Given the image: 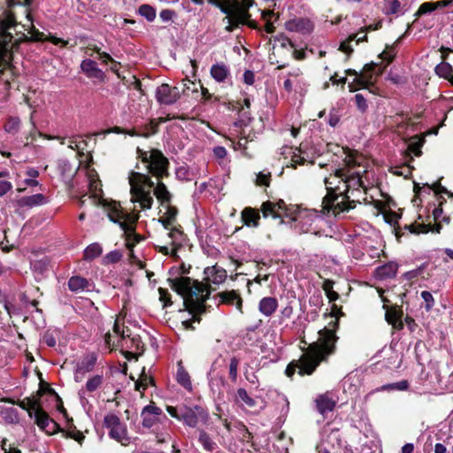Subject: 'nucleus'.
Here are the masks:
<instances>
[{"mask_svg":"<svg viewBox=\"0 0 453 453\" xmlns=\"http://www.w3.org/2000/svg\"><path fill=\"white\" fill-rule=\"evenodd\" d=\"M344 167L335 169L334 173L324 179L327 190L323 199V208L334 216L348 212L357 203L365 200V188L362 180L366 173L365 158L357 151L344 150Z\"/></svg>","mask_w":453,"mask_h":453,"instance_id":"f257e3e1","label":"nucleus"},{"mask_svg":"<svg viewBox=\"0 0 453 453\" xmlns=\"http://www.w3.org/2000/svg\"><path fill=\"white\" fill-rule=\"evenodd\" d=\"M336 335L331 329L324 328L319 332L318 342L311 344L306 352L302 355L297 363L287 366L286 374L291 377L299 369L301 375H311L326 357L334 353Z\"/></svg>","mask_w":453,"mask_h":453,"instance_id":"f03ea898","label":"nucleus"},{"mask_svg":"<svg viewBox=\"0 0 453 453\" xmlns=\"http://www.w3.org/2000/svg\"><path fill=\"white\" fill-rule=\"evenodd\" d=\"M261 211L265 218L269 216L280 219L284 217L291 218V220L294 222L293 228L299 233L311 231V226L314 220L318 219L316 211L295 209L292 211V209L288 208L283 200H279L276 203L272 201L265 202L261 206Z\"/></svg>","mask_w":453,"mask_h":453,"instance_id":"7ed1b4c3","label":"nucleus"},{"mask_svg":"<svg viewBox=\"0 0 453 453\" xmlns=\"http://www.w3.org/2000/svg\"><path fill=\"white\" fill-rule=\"evenodd\" d=\"M171 288L183 297L187 309L194 312H203L204 303L209 298L210 288L207 284L192 280L188 277H180L170 280Z\"/></svg>","mask_w":453,"mask_h":453,"instance_id":"20e7f679","label":"nucleus"},{"mask_svg":"<svg viewBox=\"0 0 453 453\" xmlns=\"http://www.w3.org/2000/svg\"><path fill=\"white\" fill-rule=\"evenodd\" d=\"M197 4H202L203 0H192ZM211 4L218 6L220 11L226 14L225 19L227 21L226 29L233 31L241 24H248L254 27L252 22H248L250 15L249 9L253 4V0H208Z\"/></svg>","mask_w":453,"mask_h":453,"instance_id":"39448f33","label":"nucleus"},{"mask_svg":"<svg viewBox=\"0 0 453 453\" xmlns=\"http://www.w3.org/2000/svg\"><path fill=\"white\" fill-rule=\"evenodd\" d=\"M104 206L106 207L109 219L118 223L124 231L126 246L130 250V256L133 257L134 246L142 241V237L134 233V224L138 216L124 211L120 204L116 202L104 204Z\"/></svg>","mask_w":453,"mask_h":453,"instance_id":"423d86ee","label":"nucleus"},{"mask_svg":"<svg viewBox=\"0 0 453 453\" xmlns=\"http://www.w3.org/2000/svg\"><path fill=\"white\" fill-rule=\"evenodd\" d=\"M128 183L130 186L131 202L138 203L141 209H150L153 203L151 195L154 182L148 174L135 171H130L128 174Z\"/></svg>","mask_w":453,"mask_h":453,"instance_id":"0eeeda50","label":"nucleus"},{"mask_svg":"<svg viewBox=\"0 0 453 453\" xmlns=\"http://www.w3.org/2000/svg\"><path fill=\"white\" fill-rule=\"evenodd\" d=\"M129 330H125L121 327L119 320L116 319L113 325V335L107 333L104 337L106 345L110 347H120L122 350H125L130 356L141 354L143 350V343L141 337L137 334L132 335Z\"/></svg>","mask_w":453,"mask_h":453,"instance_id":"6e6552de","label":"nucleus"},{"mask_svg":"<svg viewBox=\"0 0 453 453\" xmlns=\"http://www.w3.org/2000/svg\"><path fill=\"white\" fill-rule=\"evenodd\" d=\"M17 26L12 13H5L0 19V74L10 65L9 44L12 42L13 36L11 32Z\"/></svg>","mask_w":453,"mask_h":453,"instance_id":"1a4fd4ad","label":"nucleus"},{"mask_svg":"<svg viewBox=\"0 0 453 453\" xmlns=\"http://www.w3.org/2000/svg\"><path fill=\"white\" fill-rule=\"evenodd\" d=\"M138 157L141 158L142 163H145L149 173L157 179H162L164 176L168 175L169 161L164 154L158 150H151L145 151L137 149Z\"/></svg>","mask_w":453,"mask_h":453,"instance_id":"9d476101","label":"nucleus"},{"mask_svg":"<svg viewBox=\"0 0 453 453\" xmlns=\"http://www.w3.org/2000/svg\"><path fill=\"white\" fill-rule=\"evenodd\" d=\"M104 426L109 430V436L127 446L130 443V437L127 434V426L120 421V418L113 414L109 413L104 419Z\"/></svg>","mask_w":453,"mask_h":453,"instance_id":"9b49d317","label":"nucleus"},{"mask_svg":"<svg viewBox=\"0 0 453 453\" xmlns=\"http://www.w3.org/2000/svg\"><path fill=\"white\" fill-rule=\"evenodd\" d=\"M385 66H380L378 64L372 62L366 64L357 78L354 81L360 87H367L374 83L376 79L382 73Z\"/></svg>","mask_w":453,"mask_h":453,"instance_id":"f8f14e48","label":"nucleus"},{"mask_svg":"<svg viewBox=\"0 0 453 453\" xmlns=\"http://www.w3.org/2000/svg\"><path fill=\"white\" fill-rule=\"evenodd\" d=\"M200 419L204 422L208 419V413L203 408L195 405L194 407L185 406L180 410V420L187 426L195 427Z\"/></svg>","mask_w":453,"mask_h":453,"instance_id":"ddd939ff","label":"nucleus"},{"mask_svg":"<svg viewBox=\"0 0 453 453\" xmlns=\"http://www.w3.org/2000/svg\"><path fill=\"white\" fill-rule=\"evenodd\" d=\"M87 182L88 191L84 196H88V199H90L95 205L102 203L103 199L101 197V184L98 180L97 173L95 170H88Z\"/></svg>","mask_w":453,"mask_h":453,"instance_id":"4468645a","label":"nucleus"},{"mask_svg":"<svg viewBox=\"0 0 453 453\" xmlns=\"http://www.w3.org/2000/svg\"><path fill=\"white\" fill-rule=\"evenodd\" d=\"M307 84L299 68H294L288 73L284 81V88L288 92L295 91L302 93L306 89Z\"/></svg>","mask_w":453,"mask_h":453,"instance_id":"2eb2a0df","label":"nucleus"},{"mask_svg":"<svg viewBox=\"0 0 453 453\" xmlns=\"http://www.w3.org/2000/svg\"><path fill=\"white\" fill-rule=\"evenodd\" d=\"M180 97L179 87H171L168 84L160 85L156 91L157 100L163 104H173Z\"/></svg>","mask_w":453,"mask_h":453,"instance_id":"dca6fc26","label":"nucleus"},{"mask_svg":"<svg viewBox=\"0 0 453 453\" xmlns=\"http://www.w3.org/2000/svg\"><path fill=\"white\" fill-rule=\"evenodd\" d=\"M282 154L290 156V166L296 168L298 165H304L306 162L311 161V156L305 150V145L301 144L298 148H285ZM289 166V165H287Z\"/></svg>","mask_w":453,"mask_h":453,"instance_id":"f3484780","label":"nucleus"},{"mask_svg":"<svg viewBox=\"0 0 453 453\" xmlns=\"http://www.w3.org/2000/svg\"><path fill=\"white\" fill-rule=\"evenodd\" d=\"M33 418L38 427L47 434H54L59 428L58 425L42 409L36 411Z\"/></svg>","mask_w":453,"mask_h":453,"instance_id":"a211bd4d","label":"nucleus"},{"mask_svg":"<svg viewBox=\"0 0 453 453\" xmlns=\"http://www.w3.org/2000/svg\"><path fill=\"white\" fill-rule=\"evenodd\" d=\"M203 280L208 286L210 284L220 285L227 277L226 271L217 265L206 267L203 271Z\"/></svg>","mask_w":453,"mask_h":453,"instance_id":"6ab92c4d","label":"nucleus"},{"mask_svg":"<svg viewBox=\"0 0 453 453\" xmlns=\"http://www.w3.org/2000/svg\"><path fill=\"white\" fill-rule=\"evenodd\" d=\"M81 70L85 75L89 79H96L99 81H103L104 80V73L98 68L96 61L86 58L81 63Z\"/></svg>","mask_w":453,"mask_h":453,"instance_id":"aec40b11","label":"nucleus"},{"mask_svg":"<svg viewBox=\"0 0 453 453\" xmlns=\"http://www.w3.org/2000/svg\"><path fill=\"white\" fill-rule=\"evenodd\" d=\"M162 414L160 408L150 404L145 406L142 411V426L147 428L152 427L158 420V417Z\"/></svg>","mask_w":453,"mask_h":453,"instance_id":"412c9836","label":"nucleus"},{"mask_svg":"<svg viewBox=\"0 0 453 453\" xmlns=\"http://www.w3.org/2000/svg\"><path fill=\"white\" fill-rule=\"evenodd\" d=\"M96 362V357L91 354L88 355L80 363H78L74 372L75 381H81L85 373L92 371L95 367Z\"/></svg>","mask_w":453,"mask_h":453,"instance_id":"4be33fe9","label":"nucleus"},{"mask_svg":"<svg viewBox=\"0 0 453 453\" xmlns=\"http://www.w3.org/2000/svg\"><path fill=\"white\" fill-rule=\"evenodd\" d=\"M217 296L220 303L235 305L236 309L242 313V299L236 290L222 291Z\"/></svg>","mask_w":453,"mask_h":453,"instance_id":"5701e85b","label":"nucleus"},{"mask_svg":"<svg viewBox=\"0 0 453 453\" xmlns=\"http://www.w3.org/2000/svg\"><path fill=\"white\" fill-rule=\"evenodd\" d=\"M28 34L30 35L29 40L31 41H50L55 45L61 44L63 47H65L68 44V41H65L55 35H50L49 36H46L43 33L37 30L34 26H32L28 30Z\"/></svg>","mask_w":453,"mask_h":453,"instance_id":"b1692460","label":"nucleus"},{"mask_svg":"<svg viewBox=\"0 0 453 453\" xmlns=\"http://www.w3.org/2000/svg\"><path fill=\"white\" fill-rule=\"evenodd\" d=\"M316 406L318 411L324 415L332 411L335 407V401L330 396L329 393L319 395L316 398Z\"/></svg>","mask_w":453,"mask_h":453,"instance_id":"393cba45","label":"nucleus"},{"mask_svg":"<svg viewBox=\"0 0 453 453\" xmlns=\"http://www.w3.org/2000/svg\"><path fill=\"white\" fill-rule=\"evenodd\" d=\"M210 73L217 82L222 83L230 80L229 68L223 63L212 65Z\"/></svg>","mask_w":453,"mask_h":453,"instance_id":"a878e982","label":"nucleus"},{"mask_svg":"<svg viewBox=\"0 0 453 453\" xmlns=\"http://www.w3.org/2000/svg\"><path fill=\"white\" fill-rule=\"evenodd\" d=\"M278 308V301L275 297H263L258 303V311L265 317H271Z\"/></svg>","mask_w":453,"mask_h":453,"instance_id":"bb28decb","label":"nucleus"},{"mask_svg":"<svg viewBox=\"0 0 453 453\" xmlns=\"http://www.w3.org/2000/svg\"><path fill=\"white\" fill-rule=\"evenodd\" d=\"M285 27L287 30L290 32H301L306 33L310 32L312 28V26L310 20L305 19H295L286 22Z\"/></svg>","mask_w":453,"mask_h":453,"instance_id":"cd10ccee","label":"nucleus"},{"mask_svg":"<svg viewBox=\"0 0 453 453\" xmlns=\"http://www.w3.org/2000/svg\"><path fill=\"white\" fill-rule=\"evenodd\" d=\"M260 215L257 211L251 207H246L242 211V221L247 226L257 227Z\"/></svg>","mask_w":453,"mask_h":453,"instance_id":"c85d7f7f","label":"nucleus"},{"mask_svg":"<svg viewBox=\"0 0 453 453\" xmlns=\"http://www.w3.org/2000/svg\"><path fill=\"white\" fill-rule=\"evenodd\" d=\"M398 265L396 263L389 262L376 268V277L380 280L391 279L395 276Z\"/></svg>","mask_w":453,"mask_h":453,"instance_id":"c756f323","label":"nucleus"},{"mask_svg":"<svg viewBox=\"0 0 453 453\" xmlns=\"http://www.w3.org/2000/svg\"><path fill=\"white\" fill-rule=\"evenodd\" d=\"M46 203L47 200L42 194H35L29 196H24L18 201L19 206L28 208L42 205Z\"/></svg>","mask_w":453,"mask_h":453,"instance_id":"7c9ffc66","label":"nucleus"},{"mask_svg":"<svg viewBox=\"0 0 453 453\" xmlns=\"http://www.w3.org/2000/svg\"><path fill=\"white\" fill-rule=\"evenodd\" d=\"M68 288L72 292L81 293L88 288V281L81 276H73L68 280Z\"/></svg>","mask_w":453,"mask_h":453,"instance_id":"2f4dec72","label":"nucleus"},{"mask_svg":"<svg viewBox=\"0 0 453 453\" xmlns=\"http://www.w3.org/2000/svg\"><path fill=\"white\" fill-rule=\"evenodd\" d=\"M18 405L23 410L27 411L28 416L33 418L35 416V412L38 410H41L42 407L37 399L26 397L23 400L18 403Z\"/></svg>","mask_w":453,"mask_h":453,"instance_id":"473e14b6","label":"nucleus"},{"mask_svg":"<svg viewBox=\"0 0 453 453\" xmlns=\"http://www.w3.org/2000/svg\"><path fill=\"white\" fill-rule=\"evenodd\" d=\"M103 384V376L95 375L88 380L85 385V388H81L79 391L81 398H84L86 392H94L98 389Z\"/></svg>","mask_w":453,"mask_h":453,"instance_id":"72a5a7b5","label":"nucleus"},{"mask_svg":"<svg viewBox=\"0 0 453 453\" xmlns=\"http://www.w3.org/2000/svg\"><path fill=\"white\" fill-rule=\"evenodd\" d=\"M425 143L424 135L412 136L408 143V150L410 153L414 154L416 157H419L422 154L421 148Z\"/></svg>","mask_w":453,"mask_h":453,"instance_id":"f704fd0d","label":"nucleus"},{"mask_svg":"<svg viewBox=\"0 0 453 453\" xmlns=\"http://www.w3.org/2000/svg\"><path fill=\"white\" fill-rule=\"evenodd\" d=\"M176 380L185 389L192 390V382L188 372L184 369L183 366L179 363V367L176 373Z\"/></svg>","mask_w":453,"mask_h":453,"instance_id":"c9c22d12","label":"nucleus"},{"mask_svg":"<svg viewBox=\"0 0 453 453\" xmlns=\"http://www.w3.org/2000/svg\"><path fill=\"white\" fill-rule=\"evenodd\" d=\"M21 126V120L19 117L11 116L7 118L5 124L4 125V130L12 134H16Z\"/></svg>","mask_w":453,"mask_h":453,"instance_id":"e433bc0d","label":"nucleus"},{"mask_svg":"<svg viewBox=\"0 0 453 453\" xmlns=\"http://www.w3.org/2000/svg\"><path fill=\"white\" fill-rule=\"evenodd\" d=\"M103 252V249L101 245L97 242L92 243L88 245L84 250V259L86 260H93L99 256H101Z\"/></svg>","mask_w":453,"mask_h":453,"instance_id":"4c0bfd02","label":"nucleus"},{"mask_svg":"<svg viewBox=\"0 0 453 453\" xmlns=\"http://www.w3.org/2000/svg\"><path fill=\"white\" fill-rule=\"evenodd\" d=\"M154 195L162 203L169 202L171 198V195L167 190L166 186L161 181H158L156 188H154Z\"/></svg>","mask_w":453,"mask_h":453,"instance_id":"58836bf2","label":"nucleus"},{"mask_svg":"<svg viewBox=\"0 0 453 453\" xmlns=\"http://www.w3.org/2000/svg\"><path fill=\"white\" fill-rule=\"evenodd\" d=\"M385 14H403L402 5L398 0H388L384 6Z\"/></svg>","mask_w":453,"mask_h":453,"instance_id":"ea45409f","label":"nucleus"},{"mask_svg":"<svg viewBox=\"0 0 453 453\" xmlns=\"http://www.w3.org/2000/svg\"><path fill=\"white\" fill-rule=\"evenodd\" d=\"M435 73L443 78H449L451 76L450 81L453 84V74H452V66L446 62H441L435 67Z\"/></svg>","mask_w":453,"mask_h":453,"instance_id":"a19ab883","label":"nucleus"},{"mask_svg":"<svg viewBox=\"0 0 453 453\" xmlns=\"http://www.w3.org/2000/svg\"><path fill=\"white\" fill-rule=\"evenodd\" d=\"M152 381H153V379L150 375H148L145 372V370L143 369L138 381L135 383V388H136V390L140 391L141 394H142L143 391L147 388V387L150 383H152Z\"/></svg>","mask_w":453,"mask_h":453,"instance_id":"79ce46f5","label":"nucleus"},{"mask_svg":"<svg viewBox=\"0 0 453 453\" xmlns=\"http://www.w3.org/2000/svg\"><path fill=\"white\" fill-rule=\"evenodd\" d=\"M138 13L151 22L156 18V10L150 4H142L138 9Z\"/></svg>","mask_w":453,"mask_h":453,"instance_id":"37998d69","label":"nucleus"},{"mask_svg":"<svg viewBox=\"0 0 453 453\" xmlns=\"http://www.w3.org/2000/svg\"><path fill=\"white\" fill-rule=\"evenodd\" d=\"M123 257V254L119 250H111V252L107 253L104 258L103 262L104 265H110L119 262Z\"/></svg>","mask_w":453,"mask_h":453,"instance_id":"c03bdc74","label":"nucleus"},{"mask_svg":"<svg viewBox=\"0 0 453 453\" xmlns=\"http://www.w3.org/2000/svg\"><path fill=\"white\" fill-rule=\"evenodd\" d=\"M3 415L4 419L11 424H16L19 420L18 411L12 407L3 411Z\"/></svg>","mask_w":453,"mask_h":453,"instance_id":"a18cd8bd","label":"nucleus"},{"mask_svg":"<svg viewBox=\"0 0 453 453\" xmlns=\"http://www.w3.org/2000/svg\"><path fill=\"white\" fill-rule=\"evenodd\" d=\"M237 397L248 407H254L256 404L255 400L248 395V392L244 388H239L237 390Z\"/></svg>","mask_w":453,"mask_h":453,"instance_id":"49530a36","label":"nucleus"},{"mask_svg":"<svg viewBox=\"0 0 453 453\" xmlns=\"http://www.w3.org/2000/svg\"><path fill=\"white\" fill-rule=\"evenodd\" d=\"M409 388V382L407 380H401L395 383L387 384L380 388L381 390L395 389L399 391L406 390Z\"/></svg>","mask_w":453,"mask_h":453,"instance_id":"de8ad7c7","label":"nucleus"},{"mask_svg":"<svg viewBox=\"0 0 453 453\" xmlns=\"http://www.w3.org/2000/svg\"><path fill=\"white\" fill-rule=\"evenodd\" d=\"M199 442L203 446V448L209 451H211L214 448V443L209 437V435L204 432L201 431L199 434Z\"/></svg>","mask_w":453,"mask_h":453,"instance_id":"09e8293b","label":"nucleus"},{"mask_svg":"<svg viewBox=\"0 0 453 453\" xmlns=\"http://www.w3.org/2000/svg\"><path fill=\"white\" fill-rule=\"evenodd\" d=\"M239 359L236 357H233L230 359L229 364V376L233 381H235L238 375Z\"/></svg>","mask_w":453,"mask_h":453,"instance_id":"8fccbe9b","label":"nucleus"},{"mask_svg":"<svg viewBox=\"0 0 453 453\" xmlns=\"http://www.w3.org/2000/svg\"><path fill=\"white\" fill-rule=\"evenodd\" d=\"M273 15V12L272 11H264L262 12V18L265 21V30L268 34H272L274 32V26L273 22H271L270 18Z\"/></svg>","mask_w":453,"mask_h":453,"instance_id":"3c124183","label":"nucleus"},{"mask_svg":"<svg viewBox=\"0 0 453 453\" xmlns=\"http://www.w3.org/2000/svg\"><path fill=\"white\" fill-rule=\"evenodd\" d=\"M436 9V5L434 3H430V2H426L424 4H422L418 10L416 12V16L417 17H419L423 14H426V13H429V12H434V10Z\"/></svg>","mask_w":453,"mask_h":453,"instance_id":"603ef678","label":"nucleus"},{"mask_svg":"<svg viewBox=\"0 0 453 453\" xmlns=\"http://www.w3.org/2000/svg\"><path fill=\"white\" fill-rule=\"evenodd\" d=\"M424 303L426 311H429L434 305L433 295L429 291H422L420 294Z\"/></svg>","mask_w":453,"mask_h":453,"instance_id":"864d4df0","label":"nucleus"},{"mask_svg":"<svg viewBox=\"0 0 453 453\" xmlns=\"http://www.w3.org/2000/svg\"><path fill=\"white\" fill-rule=\"evenodd\" d=\"M271 180V173L260 172L257 174L256 183L259 186H269Z\"/></svg>","mask_w":453,"mask_h":453,"instance_id":"5fc2aeb1","label":"nucleus"},{"mask_svg":"<svg viewBox=\"0 0 453 453\" xmlns=\"http://www.w3.org/2000/svg\"><path fill=\"white\" fill-rule=\"evenodd\" d=\"M158 293H159V300H160L161 303H163V306L164 307L172 304L171 299H170V294L167 291V289H165L163 288H158Z\"/></svg>","mask_w":453,"mask_h":453,"instance_id":"6e6d98bb","label":"nucleus"},{"mask_svg":"<svg viewBox=\"0 0 453 453\" xmlns=\"http://www.w3.org/2000/svg\"><path fill=\"white\" fill-rule=\"evenodd\" d=\"M357 37V35H350L348 40L342 42L340 45V50L349 54L353 51V49L350 46V42Z\"/></svg>","mask_w":453,"mask_h":453,"instance_id":"4d7b16f0","label":"nucleus"},{"mask_svg":"<svg viewBox=\"0 0 453 453\" xmlns=\"http://www.w3.org/2000/svg\"><path fill=\"white\" fill-rule=\"evenodd\" d=\"M384 218L388 224L395 226L398 223L400 216L396 212L389 211L384 214Z\"/></svg>","mask_w":453,"mask_h":453,"instance_id":"13d9d810","label":"nucleus"},{"mask_svg":"<svg viewBox=\"0 0 453 453\" xmlns=\"http://www.w3.org/2000/svg\"><path fill=\"white\" fill-rule=\"evenodd\" d=\"M355 102L357 106V108L361 111H365L367 109V104L365 98L361 94H356L355 95Z\"/></svg>","mask_w":453,"mask_h":453,"instance_id":"bf43d9fd","label":"nucleus"},{"mask_svg":"<svg viewBox=\"0 0 453 453\" xmlns=\"http://www.w3.org/2000/svg\"><path fill=\"white\" fill-rule=\"evenodd\" d=\"M404 229L409 230V232L411 234H419V233H426L427 232V229L426 228V226H422V225H419L418 226L413 224L405 225Z\"/></svg>","mask_w":453,"mask_h":453,"instance_id":"052dcab7","label":"nucleus"},{"mask_svg":"<svg viewBox=\"0 0 453 453\" xmlns=\"http://www.w3.org/2000/svg\"><path fill=\"white\" fill-rule=\"evenodd\" d=\"M395 55V49L393 46L387 47V49L380 54L383 59H387L388 63H390Z\"/></svg>","mask_w":453,"mask_h":453,"instance_id":"680f3d73","label":"nucleus"},{"mask_svg":"<svg viewBox=\"0 0 453 453\" xmlns=\"http://www.w3.org/2000/svg\"><path fill=\"white\" fill-rule=\"evenodd\" d=\"M12 188V182L8 180H0V196H4Z\"/></svg>","mask_w":453,"mask_h":453,"instance_id":"e2e57ef3","label":"nucleus"},{"mask_svg":"<svg viewBox=\"0 0 453 453\" xmlns=\"http://www.w3.org/2000/svg\"><path fill=\"white\" fill-rule=\"evenodd\" d=\"M214 156L219 159H224L227 154L226 150L223 146H217L213 149Z\"/></svg>","mask_w":453,"mask_h":453,"instance_id":"0e129e2a","label":"nucleus"},{"mask_svg":"<svg viewBox=\"0 0 453 453\" xmlns=\"http://www.w3.org/2000/svg\"><path fill=\"white\" fill-rule=\"evenodd\" d=\"M93 50L98 53L99 55V58L104 62V63H106L107 61H111V62H113V59L106 52H101L100 50V48H98L97 46H95L93 48Z\"/></svg>","mask_w":453,"mask_h":453,"instance_id":"69168bd1","label":"nucleus"},{"mask_svg":"<svg viewBox=\"0 0 453 453\" xmlns=\"http://www.w3.org/2000/svg\"><path fill=\"white\" fill-rule=\"evenodd\" d=\"M244 82L248 85H252L255 81V75L252 71L247 70L243 73Z\"/></svg>","mask_w":453,"mask_h":453,"instance_id":"338daca9","label":"nucleus"},{"mask_svg":"<svg viewBox=\"0 0 453 453\" xmlns=\"http://www.w3.org/2000/svg\"><path fill=\"white\" fill-rule=\"evenodd\" d=\"M2 449L4 450V453H21V451L18 448L13 447L12 445H6L5 442H4V444L2 445Z\"/></svg>","mask_w":453,"mask_h":453,"instance_id":"774afa93","label":"nucleus"}]
</instances>
